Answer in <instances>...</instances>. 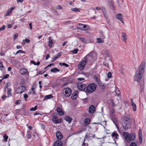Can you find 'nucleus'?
I'll use <instances>...</instances> for the list:
<instances>
[{
  "mask_svg": "<svg viewBox=\"0 0 146 146\" xmlns=\"http://www.w3.org/2000/svg\"><path fill=\"white\" fill-rule=\"evenodd\" d=\"M50 57V55L49 54H47L46 56V60H47Z\"/></svg>",
  "mask_w": 146,
  "mask_h": 146,
  "instance_id": "nucleus-59",
  "label": "nucleus"
},
{
  "mask_svg": "<svg viewBox=\"0 0 146 146\" xmlns=\"http://www.w3.org/2000/svg\"><path fill=\"white\" fill-rule=\"evenodd\" d=\"M131 121L129 118L126 117L125 120L122 123L123 128L126 131L128 129L130 128L131 127Z\"/></svg>",
  "mask_w": 146,
  "mask_h": 146,
  "instance_id": "nucleus-4",
  "label": "nucleus"
},
{
  "mask_svg": "<svg viewBox=\"0 0 146 146\" xmlns=\"http://www.w3.org/2000/svg\"><path fill=\"white\" fill-rule=\"evenodd\" d=\"M63 143L60 140L57 141L54 144V146H62Z\"/></svg>",
  "mask_w": 146,
  "mask_h": 146,
  "instance_id": "nucleus-19",
  "label": "nucleus"
},
{
  "mask_svg": "<svg viewBox=\"0 0 146 146\" xmlns=\"http://www.w3.org/2000/svg\"><path fill=\"white\" fill-rule=\"evenodd\" d=\"M6 98V96L5 95H4L3 96H2L1 98H2L3 100H5Z\"/></svg>",
  "mask_w": 146,
  "mask_h": 146,
  "instance_id": "nucleus-61",
  "label": "nucleus"
},
{
  "mask_svg": "<svg viewBox=\"0 0 146 146\" xmlns=\"http://www.w3.org/2000/svg\"><path fill=\"white\" fill-rule=\"evenodd\" d=\"M97 83L99 85V86H102V82L100 80L98 81Z\"/></svg>",
  "mask_w": 146,
  "mask_h": 146,
  "instance_id": "nucleus-50",
  "label": "nucleus"
},
{
  "mask_svg": "<svg viewBox=\"0 0 146 146\" xmlns=\"http://www.w3.org/2000/svg\"><path fill=\"white\" fill-rule=\"evenodd\" d=\"M62 53L61 52H60L58 53L56 55L58 58H59L62 55Z\"/></svg>",
  "mask_w": 146,
  "mask_h": 146,
  "instance_id": "nucleus-43",
  "label": "nucleus"
},
{
  "mask_svg": "<svg viewBox=\"0 0 146 146\" xmlns=\"http://www.w3.org/2000/svg\"><path fill=\"white\" fill-rule=\"evenodd\" d=\"M5 25H3L0 28V31H3L5 29Z\"/></svg>",
  "mask_w": 146,
  "mask_h": 146,
  "instance_id": "nucleus-49",
  "label": "nucleus"
},
{
  "mask_svg": "<svg viewBox=\"0 0 146 146\" xmlns=\"http://www.w3.org/2000/svg\"><path fill=\"white\" fill-rule=\"evenodd\" d=\"M110 117L111 120H112L113 123H114V124L115 125L116 127H117L118 130L119 129V126L117 123V120L116 118L115 117V116L113 115H111Z\"/></svg>",
  "mask_w": 146,
  "mask_h": 146,
  "instance_id": "nucleus-8",
  "label": "nucleus"
},
{
  "mask_svg": "<svg viewBox=\"0 0 146 146\" xmlns=\"http://www.w3.org/2000/svg\"><path fill=\"white\" fill-rule=\"evenodd\" d=\"M122 15L120 13L116 15L117 18L121 21H122Z\"/></svg>",
  "mask_w": 146,
  "mask_h": 146,
  "instance_id": "nucleus-29",
  "label": "nucleus"
},
{
  "mask_svg": "<svg viewBox=\"0 0 146 146\" xmlns=\"http://www.w3.org/2000/svg\"><path fill=\"white\" fill-rule=\"evenodd\" d=\"M139 135H142V130L141 129L139 130Z\"/></svg>",
  "mask_w": 146,
  "mask_h": 146,
  "instance_id": "nucleus-54",
  "label": "nucleus"
},
{
  "mask_svg": "<svg viewBox=\"0 0 146 146\" xmlns=\"http://www.w3.org/2000/svg\"><path fill=\"white\" fill-rule=\"evenodd\" d=\"M48 39L49 40L48 42V46L52 48L54 45V42L50 37Z\"/></svg>",
  "mask_w": 146,
  "mask_h": 146,
  "instance_id": "nucleus-13",
  "label": "nucleus"
},
{
  "mask_svg": "<svg viewBox=\"0 0 146 146\" xmlns=\"http://www.w3.org/2000/svg\"><path fill=\"white\" fill-rule=\"evenodd\" d=\"M31 62L32 63L34 64V65H36V62L35 61H34L33 60H32L31 61Z\"/></svg>",
  "mask_w": 146,
  "mask_h": 146,
  "instance_id": "nucleus-64",
  "label": "nucleus"
},
{
  "mask_svg": "<svg viewBox=\"0 0 146 146\" xmlns=\"http://www.w3.org/2000/svg\"><path fill=\"white\" fill-rule=\"evenodd\" d=\"M14 9V8L13 7L11 8L10 9L8 10L7 11L9 12V13H11L12 10Z\"/></svg>",
  "mask_w": 146,
  "mask_h": 146,
  "instance_id": "nucleus-48",
  "label": "nucleus"
},
{
  "mask_svg": "<svg viewBox=\"0 0 146 146\" xmlns=\"http://www.w3.org/2000/svg\"><path fill=\"white\" fill-rule=\"evenodd\" d=\"M67 43H68V42L67 41L64 42L62 44V46H64L65 45H66V44H67Z\"/></svg>",
  "mask_w": 146,
  "mask_h": 146,
  "instance_id": "nucleus-58",
  "label": "nucleus"
},
{
  "mask_svg": "<svg viewBox=\"0 0 146 146\" xmlns=\"http://www.w3.org/2000/svg\"><path fill=\"white\" fill-rule=\"evenodd\" d=\"M4 67V66L3 65L2 62L0 61V69L2 70V68Z\"/></svg>",
  "mask_w": 146,
  "mask_h": 146,
  "instance_id": "nucleus-44",
  "label": "nucleus"
},
{
  "mask_svg": "<svg viewBox=\"0 0 146 146\" xmlns=\"http://www.w3.org/2000/svg\"><path fill=\"white\" fill-rule=\"evenodd\" d=\"M95 110V106L94 105H92L90 107L89 109V112L90 113H91L92 111H94Z\"/></svg>",
  "mask_w": 146,
  "mask_h": 146,
  "instance_id": "nucleus-25",
  "label": "nucleus"
},
{
  "mask_svg": "<svg viewBox=\"0 0 146 146\" xmlns=\"http://www.w3.org/2000/svg\"><path fill=\"white\" fill-rule=\"evenodd\" d=\"M101 9L104 15L106 17V8L104 7H101Z\"/></svg>",
  "mask_w": 146,
  "mask_h": 146,
  "instance_id": "nucleus-30",
  "label": "nucleus"
},
{
  "mask_svg": "<svg viewBox=\"0 0 146 146\" xmlns=\"http://www.w3.org/2000/svg\"><path fill=\"white\" fill-rule=\"evenodd\" d=\"M77 80L79 81H81L82 80H85V79L84 78H78L77 79Z\"/></svg>",
  "mask_w": 146,
  "mask_h": 146,
  "instance_id": "nucleus-55",
  "label": "nucleus"
},
{
  "mask_svg": "<svg viewBox=\"0 0 146 146\" xmlns=\"http://www.w3.org/2000/svg\"><path fill=\"white\" fill-rule=\"evenodd\" d=\"M25 40L26 42L28 43H29L30 42V40L29 39L27 38H25Z\"/></svg>",
  "mask_w": 146,
  "mask_h": 146,
  "instance_id": "nucleus-56",
  "label": "nucleus"
},
{
  "mask_svg": "<svg viewBox=\"0 0 146 146\" xmlns=\"http://www.w3.org/2000/svg\"><path fill=\"white\" fill-rule=\"evenodd\" d=\"M8 86H9L8 85V84L7 83L6 85L5 86V87L4 88V90L5 92L6 91V89L8 88Z\"/></svg>",
  "mask_w": 146,
  "mask_h": 146,
  "instance_id": "nucleus-51",
  "label": "nucleus"
},
{
  "mask_svg": "<svg viewBox=\"0 0 146 146\" xmlns=\"http://www.w3.org/2000/svg\"><path fill=\"white\" fill-rule=\"evenodd\" d=\"M93 78L94 80H95L96 82H97L98 81L99 79L98 78V77L96 75H94L93 76Z\"/></svg>",
  "mask_w": 146,
  "mask_h": 146,
  "instance_id": "nucleus-36",
  "label": "nucleus"
},
{
  "mask_svg": "<svg viewBox=\"0 0 146 146\" xmlns=\"http://www.w3.org/2000/svg\"><path fill=\"white\" fill-rule=\"evenodd\" d=\"M115 92H116V93L117 94V95H118L119 94H120V92L119 90L118 89V90H116Z\"/></svg>",
  "mask_w": 146,
  "mask_h": 146,
  "instance_id": "nucleus-57",
  "label": "nucleus"
},
{
  "mask_svg": "<svg viewBox=\"0 0 146 146\" xmlns=\"http://www.w3.org/2000/svg\"><path fill=\"white\" fill-rule=\"evenodd\" d=\"M78 50L77 49H75L74 50H72V52L74 54H76L78 53Z\"/></svg>",
  "mask_w": 146,
  "mask_h": 146,
  "instance_id": "nucleus-38",
  "label": "nucleus"
},
{
  "mask_svg": "<svg viewBox=\"0 0 146 146\" xmlns=\"http://www.w3.org/2000/svg\"><path fill=\"white\" fill-rule=\"evenodd\" d=\"M122 37L123 38V40L125 42L126 40V35L124 33H122Z\"/></svg>",
  "mask_w": 146,
  "mask_h": 146,
  "instance_id": "nucleus-26",
  "label": "nucleus"
},
{
  "mask_svg": "<svg viewBox=\"0 0 146 146\" xmlns=\"http://www.w3.org/2000/svg\"><path fill=\"white\" fill-rule=\"evenodd\" d=\"M56 113H53L52 115V116H53L52 118V120L54 124H58L60 123L62 121L61 119H58V118L56 116Z\"/></svg>",
  "mask_w": 146,
  "mask_h": 146,
  "instance_id": "nucleus-7",
  "label": "nucleus"
},
{
  "mask_svg": "<svg viewBox=\"0 0 146 146\" xmlns=\"http://www.w3.org/2000/svg\"><path fill=\"white\" fill-rule=\"evenodd\" d=\"M77 87L79 90L81 91L84 90L86 88V86L85 84L82 83L78 84Z\"/></svg>",
  "mask_w": 146,
  "mask_h": 146,
  "instance_id": "nucleus-9",
  "label": "nucleus"
},
{
  "mask_svg": "<svg viewBox=\"0 0 146 146\" xmlns=\"http://www.w3.org/2000/svg\"><path fill=\"white\" fill-rule=\"evenodd\" d=\"M12 91V89L10 88H7V94L8 96H12V94L11 93Z\"/></svg>",
  "mask_w": 146,
  "mask_h": 146,
  "instance_id": "nucleus-28",
  "label": "nucleus"
},
{
  "mask_svg": "<svg viewBox=\"0 0 146 146\" xmlns=\"http://www.w3.org/2000/svg\"><path fill=\"white\" fill-rule=\"evenodd\" d=\"M78 25L79 26V27H78V29L83 30H85L87 29H86V26L85 25L79 23L78 24Z\"/></svg>",
  "mask_w": 146,
  "mask_h": 146,
  "instance_id": "nucleus-11",
  "label": "nucleus"
},
{
  "mask_svg": "<svg viewBox=\"0 0 146 146\" xmlns=\"http://www.w3.org/2000/svg\"><path fill=\"white\" fill-rule=\"evenodd\" d=\"M3 138L4 139V140L5 141H6L8 138V136H7L6 134H5L3 136Z\"/></svg>",
  "mask_w": 146,
  "mask_h": 146,
  "instance_id": "nucleus-46",
  "label": "nucleus"
},
{
  "mask_svg": "<svg viewBox=\"0 0 146 146\" xmlns=\"http://www.w3.org/2000/svg\"><path fill=\"white\" fill-rule=\"evenodd\" d=\"M64 92L65 94H64V96L66 97H69L72 93V90L71 89L68 88H64L63 90V93Z\"/></svg>",
  "mask_w": 146,
  "mask_h": 146,
  "instance_id": "nucleus-6",
  "label": "nucleus"
},
{
  "mask_svg": "<svg viewBox=\"0 0 146 146\" xmlns=\"http://www.w3.org/2000/svg\"><path fill=\"white\" fill-rule=\"evenodd\" d=\"M71 10L75 12H79L80 11V10L77 8H71Z\"/></svg>",
  "mask_w": 146,
  "mask_h": 146,
  "instance_id": "nucleus-35",
  "label": "nucleus"
},
{
  "mask_svg": "<svg viewBox=\"0 0 146 146\" xmlns=\"http://www.w3.org/2000/svg\"><path fill=\"white\" fill-rule=\"evenodd\" d=\"M145 63L144 62H141L139 67L136 71L135 75L134 77L135 80L139 82L143 75L144 72V68L145 67Z\"/></svg>",
  "mask_w": 146,
  "mask_h": 146,
  "instance_id": "nucleus-2",
  "label": "nucleus"
},
{
  "mask_svg": "<svg viewBox=\"0 0 146 146\" xmlns=\"http://www.w3.org/2000/svg\"><path fill=\"white\" fill-rule=\"evenodd\" d=\"M97 86L96 84L94 83L90 84L86 88V92L88 94L92 93L96 90Z\"/></svg>",
  "mask_w": 146,
  "mask_h": 146,
  "instance_id": "nucleus-5",
  "label": "nucleus"
},
{
  "mask_svg": "<svg viewBox=\"0 0 146 146\" xmlns=\"http://www.w3.org/2000/svg\"><path fill=\"white\" fill-rule=\"evenodd\" d=\"M64 119L66 121L68 122L69 123H71L72 120V119L71 117L67 116H65L64 117Z\"/></svg>",
  "mask_w": 146,
  "mask_h": 146,
  "instance_id": "nucleus-21",
  "label": "nucleus"
},
{
  "mask_svg": "<svg viewBox=\"0 0 146 146\" xmlns=\"http://www.w3.org/2000/svg\"><path fill=\"white\" fill-rule=\"evenodd\" d=\"M79 39L82 42L87 43H88V40L82 37H80L79 38Z\"/></svg>",
  "mask_w": 146,
  "mask_h": 146,
  "instance_id": "nucleus-22",
  "label": "nucleus"
},
{
  "mask_svg": "<svg viewBox=\"0 0 146 146\" xmlns=\"http://www.w3.org/2000/svg\"><path fill=\"white\" fill-rule=\"evenodd\" d=\"M57 9H62V7L59 5H57Z\"/></svg>",
  "mask_w": 146,
  "mask_h": 146,
  "instance_id": "nucleus-62",
  "label": "nucleus"
},
{
  "mask_svg": "<svg viewBox=\"0 0 146 146\" xmlns=\"http://www.w3.org/2000/svg\"><path fill=\"white\" fill-rule=\"evenodd\" d=\"M29 25L30 26V29L32 30V23H30Z\"/></svg>",
  "mask_w": 146,
  "mask_h": 146,
  "instance_id": "nucleus-60",
  "label": "nucleus"
},
{
  "mask_svg": "<svg viewBox=\"0 0 146 146\" xmlns=\"http://www.w3.org/2000/svg\"><path fill=\"white\" fill-rule=\"evenodd\" d=\"M60 70L57 68H52L50 70V71L53 73H56L57 72H59Z\"/></svg>",
  "mask_w": 146,
  "mask_h": 146,
  "instance_id": "nucleus-24",
  "label": "nucleus"
},
{
  "mask_svg": "<svg viewBox=\"0 0 146 146\" xmlns=\"http://www.w3.org/2000/svg\"><path fill=\"white\" fill-rule=\"evenodd\" d=\"M12 27V25L9 24H8L7 25V28H11Z\"/></svg>",
  "mask_w": 146,
  "mask_h": 146,
  "instance_id": "nucleus-63",
  "label": "nucleus"
},
{
  "mask_svg": "<svg viewBox=\"0 0 146 146\" xmlns=\"http://www.w3.org/2000/svg\"><path fill=\"white\" fill-rule=\"evenodd\" d=\"M59 64L61 66H65L66 67H68L69 66V65L65 63L60 62L59 63Z\"/></svg>",
  "mask_w": 146,
  "mask_h": 146,
  "instance_id": "nucleus-34",
  "label": "nucleus"
},
{
  "mask_svg": "<svg viewBox=\"0 0 146 146\" xmlns=\"http://www.w3.org/2000/svg\"><path fill=\"white\" fill-rule=\"evenodd\" d=\"M131 105L133 107V110L135 111L136 110L137 107L136 104L134 103L132 99H131Z\"/></svg>",
  "mask_w": 146,
  "mask_h": 146,
  "instance_id": "nucleus-15",
  "label": "nucleus"
},
{
  "mask_svg": "<svg viewBox=\"0 0 146 146\" xmlns=\"http://www.w3.org/2000/svg\"><path fill=\"white\" fill-rule=\"evenodd\" d=\"M139 140L140 141V143L141 144L142 143L143 137L142 135H139Z\"/></svg>",
  "mask_w": 146,
  "mask_h": 146,
  "instance_id": "nucleus-39",
  "label": "nucleus"
},
{
  "mask_svg": "<svg viewBox=\"0 0 146 146\" xmlns=\"http://www.w3.org/2000/svg\"><path fill=\"white\" fill-rule=\"evenodd\" d=\"M108 3L110 5L111 9L113 10L115 9V7L112 0H108Z\"/></svg>",
  "mask_w": 146,
  "mask_h": 146,
  "instance_id": "nucleus-17",
  "label": "nucleus"
},
{
  "mask_svg": "<svg viewBox=\"0 0 146 146\" xmlns=\"http://www.w3.org/2000/svg\"><path fill=\"white\" fill-rule=\"evenodd\" d=\"M45 71H43L40 70L38 72L37 74H36V75H38L39 74H42L44 73Z\"/></svg>",
  "mask_w": 146,
  "mask_h": 146,
  "instance_id": "nucleus-40",
  "label": "nucleus"
},
{
  "mask_svg": "<svg viewBox=\"0 0 146 146\" xmlns=\"http://www.w3.org/2000/svg\"><path fill=\"white\" fill-rule=\"evenodd\" d=\"M18 34L17 33H16L13 36V39L14 40H15L18 37Z\"/></svg>",
  "mask_w": 146,
  "mask_h": 146,
  "instance_id": "nucleus-47",
  "label": "nucleus"
},
{
  "mask_svg": "<svg viewBox=\"0 0 146 146\" xmlns=\"http://www.w3.org/2000/svg\"><path fill=\"white\" fill-rule=\"evenodd\" d=\"M117 2L118 3V5L120 7H123V1H122V0H121V3L119 2L118 0H117Z\"/></svg>",
  "mask_w": 146,
  "mask_h": 146,
  "instance_id": "nucleus-31",
  "label": "nucleus"
},
{
  "mask_svg": "<svg viewBox=\"0 0 146 146\" xmlns=\"http://www.w3.org/2000/svg\"><path fill=\"white\" fill-rule=\"evenodd\" d=\"M97 40L96 42L98 43H102L104 42V41L102 39L100 38H97Z\"/></svg>",
  "mask_w": 146,
  "mask_h": 146,
  "instance_id": "nucleus-32",
  "label": "nucleus"
},
{
  "mask_svg": "<svg viewBox=\"0 0 146 146\" xmlns=\"http://www.w3.org/2000/svg\"><path fill=\"white\" fill-rule=\"evenodd\" d=\"M20 73L22 75H25L27 73H28V74H29V73L28 72V71L27 70L24 68L20 69Z\"/></svg>",
  "mask_w": 146,
  "mask_h": 146,
  "instance_id": "nucleus-14",
  "label": "nucleus"
},
{
  "mask_svg": "<svg viewBox=\"0 0 146 146\" xmlns=\"http://www.w3.org/2000/svg\"><path fill=\"white\" fill-rule=\"evenodd\" d=\"M111 136L113 138H115L117 139H119V135L116 133V131H114L111 134Z\"/></svg>",
  "mask_w": 146,
  "mask_h": 146,
  "instance_id": "nucleus-18",
  "label": "nucleus"
},
{
  "mask_svg": "<svg viewBox=\"0 0 146 146\" xmlns=\"http://www.w3.org/2000/svg\"><path fill=\"white\" fill-rule=\"evenodd\" d=\"M9 77V74H6L3 77H2V79H7Z\"/></svg>",
  "mask_w": 146,
  "mask_h": 146,
  "instance_id": "nucleus-42",
  "label": "nucleus"
},
{
  "mask_svg": "<svg viewBox=\"0 0 146 146\" xmlns=\"http://www.w3.org/2000/svg\"><path fill=\"white\" fill-rule=\"evenodd\" d=\"M30 131H28L27 132V136L28 139H30L31 138V135L30 134Z\"/></svg>",
  "mask_w": 146,
  "mask_h": 146,
  "instance_id": "nucleus-33",
  "label": "nucleus"
},
{
  "mask_svg": "<svg viewBox=\"0 0 146 146\" xmlns=\"http://www.w3.org/2000/svg\"><path fill=\"white\" fill-rule=\"evenodd\" d=\"M96 58V54L95 52L92 51L84 57L82 60L81 62L78 64L79 69L82 70L84 68L87 62H92Z\"/></svg>",
  "mask_w": 146,
  "mask_h": 146,
  "instance_id": "nucleus-1",
  "label": "nucleus"
},
{
  "mask_svg": "<svg viewBox=\"0 0 146 146\" xmlns=\"http://www.w3.org/2000/svg\"><path fill=\"white\" fill-rule=\"evenodd\" d=\"M25 86H21L17 89L16 91L17 94H21L22 93L23 91L24 90L23 88H25Z\"/></svg>",
  "mask_w": 146,
  "mask_h": 146,
  "instance_id": "nucleus-10",
  "label": "nucleus"
},
{
  "mask_svg": "<svg viewBox=\"0 0 146 146\" xmlns=\"http://www.w3.org/2000/svg\"><path fill=\"white\" fill-rule=\"evenodd\" d=\"M53 97V96L51 94H49L48 95H46L44 97V100H46L49 99Z\"/></svg>",
  "mask_w": 146,
  "mask_h": 146,
  "instance_id": "nucleus-27",
  "label": "nucleus"
},
{
  "mask_svg": "<svg viewBox=\"0 0 146 146\" xmlns=\"http://www.w3.org/2000/svg\"><path fill=\"white\" fill-rule=\"evenodd\" d=\"M57 111L58 114L60 115H63L64 114V113L63 111L59 107L57 108Z\"/></svg>",
  "mask_w": 146,
  "mask_h": 146,
  "instance_id": "nucleus-20",
  "label": "nucleus"
},
{
  "mask_svg": "<svg viewBox=\"0 0 146 146\" xmlns=\"http://www.w3.org/2000/svg\"><path fill=\"white\" fill-rule=\"evenodd\" d=\"M90 120L88 118H87L84 119V121L85 122V124L86 126H87L88 125L90 124Z\"/></svg>",
  "mask_w": 146,
  "mask_h": 146,
  "instance_id": "nucleus-23",
  "label": "nucleus"
},
{
  "mask_svg": "<svg viewBox=\"0 0 146 146\" xmlns=\"http://www.w3.org/2000/svg\"><path fill=\"white\" fill-rule=\"evenodd\" d=\"M24 97L25 98V100H26L28 98V96L27 94H25L24 95Z\"/></svg>",
  "mask_w": 146,
  "mask_h": 146,
  "instance_id": "nucleus-53",
  "label": "nucleus"
},
{
  "mask_svg": "<svg viewBox=\"0 0 146 146\" xmlns=\"http://www.w3.org/2000/svg\"><path fill=\"white\" fill-rule=\"evenodd\" d=\"M123 135L125 140L128 143H130L131 141L134 140L135 138V135L134 133L130 134L128 132H124Z\"/></svg>",
  "mask_w": 146,
  "mask_h": 146,
  "instance_id": "nucleus-3",
  "label": "nucleus"
},
{
  "mask_svg": "<svg viewBox=\"0 0 146 146\" xmlns=\"http://www.w3.org/2000/svg\"><path fill=\"white\" fill-rule=\"evenodd\" d=\"M129 146H137V145L135 142H133L131 143Z\"/></svg>",
  "mask_w": 146,
  "mask_h": 146,
  "instance_id": "nucleus-45",
  "label": "nucleus"
},
{
  "mask_svg": "<svg viewBox=\"0 0 146 146\" xmlns=\"http://www.w3.org/2000/svg\"><path fill=\"white\" fill-rule=\"evenodd\" d=\"M111 72H109L108 73V77L109 78H111Z\"/></svg>",
  "mask_w": 146,
  "mask_h": 146,
  "instance_id": "nucleus-52",
  "label": "nucleus"
},
{
  "mask_svg": "<svg viewBox=\"0 0 146 146\" xmlns=\"http://www.w3.org/2000/svg\"><path fill=\"white\" fill-rule=\"evenodd\" d=\"M78 91H75L72 94L71 98L72 100L76 99L78 96Z\"/></svg>",
  "mask_w": 146,
  "mask_h": 146,
  "instance_id": "nucleus-12",
  "label": "nucleus"
},
{
  "mask_svg": "<svg viewBox=\"0 0 146 146\" xmlns=\"http://www.w3.org/2000/svg\"><path fill=\"white\" fill-rule=\"evenodd\" d=\"M100 124H101L104 126V127L106 125V122L105 121H104L102 122V124L100 123Z\"/></svg>",
  "mask_w": 146,
  "mask_h": 146,
  "instance_id": "nucleus-41",
  "label": "nucleus"
},
{
  "mask_svg": "<svg viewBox=\"0 0 146 146\" xmlns=\"http://www.w3.org/2000/svg\"><path fill=\"white\" fill-rule=\"evenodd\" d=\"M57 138L59 140L61 139L63 137V135L60 131H58L56 134Z\"/></svg>",
  "mask_w": 146,
  "mask_h": 146,
  "instance_id": "nucleus-16",
  "label": "nucleus"
},
{
  "mask_svg": "<svg viewBox=\"0 0 146 146\" xmlns=\"http://www.w3.org/2000/svg\"><path fill=\"white\" fill-rule=\"evenodd\" d=\"M37 106H36L35 107H32L30 109V111H34L36 110L37 109Z\"/></svg>",
  "mask_w": 146,
  "mask_h": 146,
  "instance_id": "nucleus-37",
  "label": "nucleus"
}]
</instances>
